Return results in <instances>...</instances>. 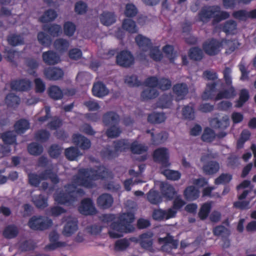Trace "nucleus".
<instances>
[{
    "mask_svg": "<svg viewBox=\"0 0 256 256\" xmlns=\"http://www.w3.org/2000/svg\"><path fill=\"white\" fill-rule=\"evenodd\" d=\"M100 155L103 158L111 160L118 156L115 150H112L110 145H107L100 152Z\"/></svg>",
    "mask_w": 256,
    "mask_h": 256,
    "instance_id": "obj_37",
    "label": "nucleus"
},
{
    "mask_svg": "<svg viewBox=\"0 0 256 256\" xmlns=\"http://www.w3.org/2000/svg\"><path fill=\"white\" fill-rule=\"evenodd\" d=\"M222 41L223 46L225 44L227 46L226 52L228 54H230L238 47V43L236 40L222 39Z\"/></svg>",
    "mask_w": 256,
    "mask_h": 256,
    "instance_id": "obj_62",
    "label": "nucleus"
},
{
    "mask_svg": "<svg viewBox=\"0 0 256 256\" xmlns=\"http://www.w3.org/2000/svg\"><path fill=\"white\" fill-rule=\"evenodd\" d=\"M78 228L77 221L69 220L66 224L62 232L64 236H70L74 234Z\"/></svg>",
    "mask_w": 256,
    "mask_h": 256,
    "instance_id": "obj_35",
    "label": "nucleus"
},
{
    "mask_svg": "<svg viewBox=\"0 0 256 256\" xmlns=\"http://www.w3.org/2000/svg\"><path fill=\"white\" fill-rule=\"evenodd\" d=\"M153 158L155 162L160 164L162 167L167 168L170 166L168 150L165 148L156 149L153 153Z\"/></svg>",
    "mask_w": 256,
    "mask_h": 256,
    "instance_id": "obj_8",
    "label": "nucleus"
},
{
    "mask_svg": "<svg viewBox=\"0 0 256 256\" xmlns=\"http://www.w3.org/2000/svg\"><path fill=\"white\" fill-rule=\"evenodd\" d=\"M130 149L134 154H142L148 151V148L145 145L138 144L137 141H134L130 144Z\"/></svg>",
    "mask_w": 256,
    "mask_h": 256,
    "instance_id": "obj_48",
    "label": "nucleus"
},
{
    "mask_svg": "<svg viewBox=\"0 0 256 256\" xmlns=\"http://www.w3.org/2000/svg\"><path fill=\"white\" fill-rule=\"evenodd\" d=\"M56 12L52 9H48L39 18V20L42 23H46L54 20L57 17Z\"/></svg>",
    "mask_w": 256,
    "mask_h": 256,
    "instance_id": "obj_43",
    "label": "nucleus"
},
{
    "mask_svg": "<svg viewBox=\"0 0 256 256\" xmlns=\"http://www.w3.org/2000/svg\"><path fill=\"white\" fill-rule=\"evenodd\" d=\"M64 154L68 160H74L80 155V152L78 148L70 146L65 150Z\"/></svg>",
    "mask_w": 256,
    "mask_h": 256,
    "instance_id": "obj_56",
    "label": "nucleus"
},
{
    "mask_svg": "<svg viewBox=\"0 0 256 256\" xmlns=\"http://www.w3.org/2000/svg\"><path fill=\"white\" fill-rule=\"evenodd\" d=\"M146 132L151 134L152 142L154 145H158L162 143L166 140L168 136V134L166 132H162L156 135L154 132H151L150 130H148Z\"/></svg>",
    "mask_w": 256,
    "mask_h": 256,
    "instance_id": "obj_42",
    "label": "nucleus"
},
{
    "mask_svg": "<svg viewBox=\"0 0 256 256\" xmlns=\"http://www.w3.org/2000/svg\"><path fill=\"white\" fill-rule=\"evenodd\" d=\"M111 230L108 232L110 236L112 238L122 237L124 233H129L134 231V228L129 224L126 225L120 220L113 222L110 224Z\"/></svg>",
    "mask_w": 256,
    "mask_h": 256,
    "instance_id": "obj_4",
    "label": "nucleus"
},
{
    "mask_svg": "<svg viewBox=\"0 0 256 256\" xmlns=\"http://www.w3.org/2000/svg\"><path fill=\"white\" fill-rule=\"evenodd\" d=\"M216 138V134L213 130L210 128H204V132L201 136V138L204 142H212Z\"/></svg>",
    "mask_w": 256,
    "mask_h": 256,
    "instance_id": "obj_59",
    "label": "nucleus"
},
{
    "mask_svg": "<svg viewBox=\"0 0 256 256\" xmlns=\"http://www.w3.org/2000/svg\"><path fill=\"white\" fill-rule=\"evenodd\" d=\"M134 58L130 52L128 50L120 51L116 56V62L118 65L129 68L134 64Z\"/></svg>",
    "mask_w": 256,
    "mask_h": 256,
    "instance_id": "obj_7",
    "label": "nucleus"
},
{
    "mask_svg": "<svg viewBox=\"0 0 256 256\" xmlns=\"http://www.w3.org/2000/svg\"><path fill=\"white\" fill-rule=\"evenodd\" d=\"M171 96L168 94L162 95L158 102V106L162 108H167L170 107L172 104Z\"/></svg>",
    "mask_w": 256,
    "mask_h": 256,
    "instance_id": "obj_64",
    "label": "nucleus"
},
{
    "mask_svg": "<svg viewBox=\"0 0 256 256\" xmlns=\"http://www.w3.org/2000/svg\"><path fill=\"white\" fill-rule=\"evenodd\" d=\"M19 233L18 227L14 224H10L6 226L3 232V236L7 239H12L16 238Z\"/></svg>",
    "mask_w": 256,
    "mask_h": 256,
    "instance_id": "obj_30",
    "label": "nucleus"
},
{
    "mask_svg": "<svg viewBox=\"0 0 256 256\" xmlns=\"http://www.w3.org/2000/svg\"><path fill=\"white\" fill-rule=\"evenodd\" d=\"M101 23L104 26H108L116 22V16L114 12H104L100 16Z\"/></svg>",
    "mask_w": 256,
    "mask_h": 256,
    "instance_id": "obj_31",
    "label": "nucleus"
},
{
    "mask_svg": "<svg viewBox=\"0 0 256 256\" xmlns=\"http://www.w3.org/2000/svg\"><path fill=\"white\" fill-rule=\"evenodd\" d=\"M48 92L50 97L54 100H60L63 98V92L57 86H50L48 90Z\"/></svg>",
    "mask_w": 256,
    "mask_h": 256,
    "instance_id": "obj_40",
    "label": "nucleus"
},
{
    "mask_svg": "<svg viewBox=\"0 0 256 256\" xmlns=\"http://www.w3.org/2000/svg\"><path fill=\"white\" fill-rule=\"evenodd\" d=\"M176 214V211L172 208H168L167 210L159 208L154 210L152 216L156 220L162 221L174 218Z\"/></svg>",
    "mask_w": 256,
    "mask_h": 256,
    "instance_id": "obj_12",
    "label": "nucleus"
},
{
    "mask_svg": "<svg viewBox=\"0 0 256 256\" xmlns=\"http://www.w3.org/2000/svg\"><path fill=\"white\" fill-rule=\"evenodd\" d=\"M166 117L164 113L154 112L148 116V121L151 124H160L165 121Z\"/></svg>",
    "mask_w": 256,
    "mask_h": 256,
    "instance_id": "obj_41",
    "label": "nucleus"
},
{
    "mask_svg": "<svg viewBox=\"0 0 256 256\" xmlns=\"http://www.w3.org/2000/svg\"><path fill=\"white\" fill-rule=\"evenodd\" d=\"M212 232L215 236L228 238L230 235V230L222 225L216 226L213 228Z\"/></svg>",
    "mask_w": 256,
    "mask_h": 256,
    "instance_id": "obj_55",
    "label": "nucleus"
},
{
    "mask_svg": "<svg viewBox=\"0 0 256 256\" xmlns=\"http://www.w3.org/2000/svg\"><path fill=\"white\" fill-rule=\"evenodd\" d=\"M28 150L30 154L38 156L42 154L44 148L41 144L36 142H32L28 144Z\"/></svg>",
    "mask_w": 256,
    "mask_h": 256,
    "instance_id": "obj_44",
    "label": "nucleus"
},
{
    "mask_svg": "<svg viewBox=\"0 0 256 256\" xmlns=\"http://www.w3.org/2000/svg\"><path fill=\"white\" fill-rule=\"evenodd\" d=\"M114 149L118 152H126L130 149V144L128 140L120 139L113 142Z\"/></svg>",
    "mask_w": 256,
    "mask_h": 256,
    "instance_id": "obj_33",
    "label": "nucleus"
},
{
    "mask_svg": "<svg viewBox=\"0 0 256 256\" xmlns=\"http://www.w3.org/2000/svg\"><path fill=\"white\" fill-rule=\"evenodd\" d=\"M92 78L90 73L86 72H81L77 74L76 80L78 82L80 83L82 86H86L89 84Z\"/></svg>",
    "mask_w": 256,
    "mask_h": 256,
    "instance_id": "obj_51",
    "label": "nucleus"
},
{
    "mask_svg": "<svg viewBox=\"0 0 256 256\" xmlns=\"http://www.w3.org/2000/svg\"><path fill=\"white\" fill-rule=\"evenodd\" d=\"M148 51L150 58L154 60L160 62L162 60L163 56L159 49V46H152Z\"/></svg>",
    "mask_w": 256,
    "mask_h": 256,
    "instance_id": "obj_60",
    "label": "nucleus"
},
{
    "mask_svg": "<svg viewBox=\"0 0 256 256\" xmlns=\"http://www.w3.org/2000/svg\"><path fill=\"white\" fill-rule=\"evenodd\" d=\"M212 209V204L210 202H205L202 204L200 208L198 216L201 220H206Z\"/></svg>",
    "mask_w": 256,
    "mask_h": 256,
    "instance_id": "obj_54",
    "label": "nucleus"
},
{
    "mask_svg": "<svg viewBox=\"0 0 256 256\" xmlns=\"http://www.w3.org/2000/svg\"><path fill=\"white\" fill-rule=\"evenodd\" d=\"M249 98L248 91L246 88L242 89L240 92L239 98L236 102L235 106L238 108H242L248 100Z\"/></svg>",
    "mask_w": 256,
    "mask_h": 256,
    "instance_id": "obj_45",
    "label": "nucleus"
},
{
    "mask_svg": "<svg viewBox=\"0 0 256 256\" xmlns=\"http://www.w3.org/2000/svg\"><path fill=\"white\" fill-rule=\"evenodd\" d=\"M172 90L176 96V100L178 102L186 98L188 92V88L186 83H178L173 86Z\"/></svg>",
    "mask_w": 256,
    "mask_h": 256,
    "instance_id": "obj_14",
    "label": "nucleus"
},
{
    "mask_svg": "<svg viewBox=\"0 0 256 256\" xmlns=\"http://www.w3.org/2000/svg\"><path fill=\"white\" fill-rule=\"evenodd\" d=\"M147 199L152 204H158L162 202L160 193L155 190H151L147 194Z\"/></svg>",
    "mask_w": 256,
    "mask_h": 256,
    "instance_id": "obj_46",
    "label": "nucleus"
},
{
    "mask_svg": "<svg viewBox=\"0 0 256 256\" xmlns=\"http://www.w3.org/2000/svg\"><path fill=\"white\" fill-rule=\"evenodd\" d=\"M52 224L50 219L44 218L42 216H32L28 222L30 228L34 230H44L50 228Z\"/></svg>",
    "mask_w": 256,
    "mask_h": 256,
    "instance_id": "obj_6",
    "label": "nucleus"
},
{
    "mask_svg": "<svg viewBox=\"0 0 256 256\" xmlns=\"http://www.w3.org/2000/svg\"><path fill=\"white\" fill-rule=\"evenodd\" d=\"M221 82V80L218 79L216 82L208 83L206 89L203 92L202 98L203 100H214L216 94L217 92L216 86Z\"/></svg>",
    "mask_w": 256,
    "mask_h": 256,
    "instance_id": "obj_13",
    "label": "nucleus"
},
{
    "mask_svg": "<svg viewBox=\"0 0 256 256\" xmlns=\"http://www.w3.org/2000/svg\"><path fill=\"white\" fill-rule=\"evenodd\" d=\"M1 138L5 144H12L16 143V135L14 131H7L2 133Z\"/></svg>",
    "mask_w": 256,
    "mask_h": 256,
    "instance_id": "obj_53",
    "label": "nucleus"
},
{
    "mask_svg": "<svg viewBox=\"0 0 256 256\" xmlns=\"http://www.w3.org/2000/svg\"><path fill=\"white\" fill-rule=\"evenodd\" d=\"M30 124L28 120L24 118L18 120L14 125L16 132L18 134H23L30 128Z\"/></svg>",
    "mask_w": 256,
    "mask_h": 256,
    "instance_id": "obj_28",
    "label": "nucleus"
},
{
    "mask_svg": "<svg viewBox=\"0 0 256 256\" xmlns=\"http://www.w3.org/2000/svg\"><path fill=\"white\" fill-rule=\"evenodd\" d=\"M10 88L12 90L19 92L28 90L31 87V82L26 79L14 80L10 82Z\"/></svg>",
    "mask_w": 256,
    "mask_h": 256,
    "instance_id": "obj_17",
    "label": "nucleus"
},
{
    "mask_svg": "<svg viewBox=\"0 0 256 256\" xmlns=\"http://www.w3.org/2000/svg\"><path fill=\"white\" fill-rule=\"evenodd\" d=\"M160 244H162V250L165 252H169L173 249H176L178 246V240H174L173 236L170 234H167L164 238H160L158 239Z\"/></svg>",
    "mask_w": 256,
    "mask_h": 256,
    "instance_id": "obj_9",
    "label": "nucleus"
},
{
    "mask_svg": "<svg viewBox=\"0 0 256 256\" xmlns=\"http://www.w3.org/2000/svg\"><path fill=\"white\" fill-rule=\"evenodd\" d=\"M54 48L56 50L60 52H64L68 50L70 46V42L68 40L62 38H58L54 42Z\"/></svg>",
    "mask_w": 256,
    "mask_h": 256,
    "instance_id": "obj_36",
    "label": "nucleus"
},
{
    "mask_svg": "<svg viewBox=\"0 0 256 256\" xmlns=\"http://www.w3.org/2000/svg\"><path fill=\"white\" fill-rule=\"evenodd\" d=\"M119 122L120 116L114 112H108L102 116V122L106 126L118 125Z\"/></svg>",
    "mask_w": 256,
    "mask_h": 256,
    "instance_id": "obj_22",
    "label": "nucleus"
},
{
    "mask_svg": "<svg viewBox=\"0 0 256 256\" xmlns=\"http://www.w3.org/2000/svg\"><path fill=\"white\" fill-rule=\"evenodd\" d=\"M128 240L124 238L117 240L114 244V250L117 252L124 251L130 246Z\"/></svg>",
    "mask_w": 256,
    "mask_h": 256,
    "instance_id": "obj_61",
    "label": "nucleus"
},
{
    "mask_svg": "<svg viewBox=\"0 0 256 256\" xmlns=\"http://www.w3.org/2000/svg\"><path fill=\"white\" fill-rule=\"evenodd\" d=\"M42 29L53 37L58 36L62 32L61 26L58 24H44Z\"/></svg>",
    "mask_w": 256,
    "mask_h": 256,
    "instance_id": "obj_27",
    "label": "nucleus"
},
{
    "mask_svg": "<svg viewBox=\"0 0 256 256\" xmlns=\"http://www.w3.org/2000/svg\"><path fill=\"white\" fill-rule=\"evenodd\" d=\"M114 202L112 196L108 194H103L97 198L98 206L101 209H108L112 206Z\"/></svg>",
    "mask_w": 256,
    "mask_h": 256,
    "instance_id": "obj_21",
    "label": "nucleus"
},
{
    "mask_svg": "<svg viewBox=\"0 0 256 256\" xmlns=\"http://www.w3.org/2000/svg\"><path fill=\"white\" fill-rule=\"evenodd\" d=\"M162 51L168 58L170 62L174 63L176 58L174 46L170 44H166L162 48Z\"/></svg>",
    "mask_w": 256,
    "mask_h": 256,
    "instance_id": "obj_57",
    "label": "nucleus"
},
{
    "mask_svg": "<svg viewBox=\"0 0 256 256\" xmlns=\"http://www.w3.org/2000/svg\"><path fill=\"white\" fill-rule=\"evenodd\" d=\"M135 42L139 48L142 52H148L153 46L150 39L141 34H138L136 36Z\"/></svg>",
    "mask_w": 256,
    "mask_h": 256,
    "instance_id": "obj_19",
    "label": "nucleus"
},
{
    "mask_svg": "<svg viewBox=\"0 0 256 256\" xmlns=\"http://www.w3.org/2000/svg\"><path fill=\"white\" fill-rule=\"evenodd\" d=\"M161 191L164 196L169 200H172L176 193L174 187L168 184H162Z\"/></svg>",
    "mask_w": 256,
    "mask_h": 256,
    "instance_id": "obj_38",
    "label": "nucleus"
},
{
    "mask_svg": "<svg viewBox=\"0 0 256 256\" xmlns=\"http://www.w3.org/2000/svg\"><path fill=\"white\" fill-rule=\"evenodd\" d=\"M32 202L38 208H44L48 206V198L42 194L34 196L32 198Z\"/></svg>",
    "mask_w": 256,
    "mask_h": 256,
    "instance_id": "obj_47",
    "label": "nucleus"
},
{
    "mask_svg": "<svg viewBox=\"0 0 256 256\" xmlns=\"http://www.w3.org/2000/svg\"><path fill=\"white\" fill-rule=\"evenodd\" d=\"M203 50L210 56L218 54L223 48V41L214 38L206 40L202 44Z\"/></svg>",
    "mask_w": 256,
    "mask_h": 256,
    "instance_id": "obj_5",
    "label": "nucleus"
},
{
    "mask_svg": "<svg viewBox=\"0 0 256 256\" xmlns=\"http://www.w3.org/2000/svg\"><path fill=\"white\" fill-rule=\"evenodd\" d=\"M42 58L44 63L48 66L56 64L60 61L59 54L52 50L44 52L42 54Z\"/></svg>",
    "mask_w": 256,
    "mask_h": 256,
    "instance_id": "obj_15",
    "label": "nucleus"
},
{
    "mask_svg": "<svg viewBox=\"0 0 256 256\" xmlns=\"http://www.w3.org/2000/svg\"><path fill=\"white\" fill-rule=\"evenodd\" d=\"M73 142L82 150H88L91 146V142L80 134H74L72 137Z\"/></svg>",
    "mask_w": 256,
    "mask_h": 256,
    "instance_id": "obj_18",
    "label": "nucleus"
},
{
    "mask_svg": "<svg viewBox=\"0 0 256 256\" xmlns=\"http://www.w3.org/2000/svg\"><path fill=\"white\" fill-rule=\"evenodd\" d=\"M190 58L194 61H200L204 57L202 50L198 46L191 48L188 52Z\"/></svg>",
    "mask_w": 256,
    "mask_h": 256,
    "instance_id": "obj_39",
    "label": "nucleus"
},
{
    "mask_svg": "<svg viewBox=\"0 0 256 256\" xmlns=\"http://www.w3.org/2000/svg\"><path fill=\"white\" fill-rule=\"evenodd\" d=\"M44 74L47 79L51 80H56L62 78L64 73L60 68L48 67L44 70Z\"/></svg>",
    "mask_w": 256,
    "mask_h": 256,
    "instance_id": "obj_16",
    "label": "nucleus"
},
{
    "mask_svg": "<svg viewBox=\"0 0 256 256\" xmlns=\"http://www.w3.org/2000/svg\"><path fill=\"white\" fill-rule=\"evenodd\" d=\"M79 212L84 216H93L97 213L92 200L90 198L83 199L78 207Z\"/></svg>",
    "mask_w": 256,
    "mask_h": 256,
    "instance_id": "obj_10",
    "label": "nucleus"
},
{
    "mask_svg": "<svg viewBox=\"0 0 256 256\" xmlns=\"http://www.w3.org/2000/svg\"><path fill=\"white\" fill-rule=\"evenodd\" d=\"M167 179L172 180H178L181 176V174L178 170L166 169L162 172Z\"/></svg>",
    "mask_w": 256,
    "mask_h": 256,
    "instance_id": "obj_58",
    "label": "nucleus"
},
{
    "mask_svg": "<svg viewBox=\"0 0 256 256\" xmlns=\"http://www.w3.org/2000/svg\"><path fill=\"white\" fill-rule=\"evenodd\" d=\"M65 191H61L54 195V200L59 204L70 206L76 200V193H83L82 189L76 190V186L68 184L64 186Z\"/></svg>",
    "mask_w": 256,
    "mask_h": 256,
    "instance_id": "obj_2",
    "label": "nucleus"
},
{
    "mask_svg": "<svg viewBox=\"0 0 256 256\" xmlns=\"http://www.w3.org/2000/svg\"><path fill=\"white\" fill-rule=\"evenodd\" d=\"M220 168V164L216 160H210L202 166V171L206 175L212 176L217 173Z\"/></svg>",
    "mask_w": 256,
    "mask_h": 256,
    "instance_id": "obj_24",
    "label": "nucleus"
},
{
    "mask_svg": "<svg viewBox=\"0 0 256 256\" xmlns=\"http://www.w3.org/2000/svg\"><path fill=\"white\" fill-rule=\"evenodd\" d=\"M158 95V92L154 88H148L144 90L141 93V98L144 100L154 98Z\"/></svg>",
    "mask_w": 256,
    "mask_h": 256,
    "instance_id": "obj_49",
    "label": "nucleus"
},
{
    "mask_svg": "<svg viewBox=\"0 0 256 256\" xmlns=\"http://www.w3.org/2000/svg\"><path fill=\"white\" fill-rule=\"evenodd\" d=\"M153 234L151 232L143 233L140 235L139 240L142 248L146 250H150L153 244L152 237Z\"/></svg>",
    "mask_w": 256,
    "mask_h": 256,
    "instance_id": "obj_25",
    "label": "nucleus"
},
{
    "mask_svg": "<svg viewBox=\"0 0 256 256\" xmlns=\"http://www.w3.org/2000/svg\"><path fill=\"white\" fill-rule=\"evenodd\" d=\"M236 91L234 86H230V87L226 90L220 92L216 95L214 100H218L223 98H230L236 96Z\"/></svg>",
    "mask_w": 256,
    "mask_h": 256,
    "instance_id": "obj_32",
    "label": "nucleus"
},
{
    "mask_svg": "<svg viewBox=\"0 0 256 256\" xmlns=\"http://www.w3.org/2000/svg\"><path fill=\"white\" fill-rule=\"evenodd\" d=\"M220 8L218 6H210L207 8H203L198 12L199 20L204 23H206L212 18L214 14L220 12Z\"/></svg>",
    "mask_w": 256,
    "mask_h": 256,
    "instance_id": "obj_11",
    "label": "nucleus"
},
{
    "mask_svg": "<svg viewBox=\"0 0 256 256\" xmlns=\"http://www.w3.org/2000/svg\"><path fill=\"white\" fill-rule=\"evenodd\" d=\"M200 190L194 186H187L184 192V196L188 201H194L200 196Z\"/></svg>",
    "mask_w": 256,
    "mask_h": 256,
    "instance_id": "obj_26",
    "label": "nucleus"
},
{
    "mask_svg": "<svg viewBox=\"0 0 256 256\" xmlns=\"http://www.w3.org/2000/svg\"><path fill=\"white\" fill-rule=\"evenodd\" d=\"M50 180L54 184H58L60 181L57 174L52 168L45 170L38 175L36 174H30L28 175L29 183L36 187L39 186L42 180Z\"/></svg>",
    "mask_w": 256,
    "mask_h": 256,
    "instance_id": "obj_3",
    "label": "nucleus"
},
{
    "mask_svg": "<svg viewBox=\"0 0 256 256\" xmlns=\"http://www.w3.org/2000/svg\"><path fill=\"white\" fill-rule=\"evenodd\" d=\"M92 93L94 96L100 98L108 95L109 90L102 82H97L93 84Z\"/></svg>",
    "mask_w": 256,
    "mask_h": 256,
    "instance_id": "obj_23",
    "label": "nucleus"
},
{
    "mask_svg": "<svg viewBox=\"0 0 256 256\" xmlns=\"http://www.w3.org/2000/svg\"><path fill=\"white\" fill-rule=\"evenodd\" d=\"M36 247V244L32 240H28L21 242L19 249L22 252H27L34 250Z\"/></svg>",
    "mask_w": 256,
    "mask_h": 256,
    "instance_id": "obj_63",
    "label": "nucleus"
},
{
    "mask_svg": "<svg viewBox=\"0 0 256 256\" xmlns=\"http://www.w3.org/2000/svg\"><path fill=\"white\" fill-rule=\"evenodd\" d=\"M237 28L236 22L233 20H229L226 22L222 25L221 29L226 35L234 34L236 33Z\"/></svg>",
    "mask_w": 256,
    "mask_h": 256,
    "instance_id": "obj_34",
    "label": "nucleus"
},
{
    "mask_svg": "<svg viewBox=\"0 0 256 256\" xmlns=\"http://www.w3.org/2000/svg\"><path fill=\"white\" fill-rule=\"evenodd\" d=\"M59 236L56 231L51 232L49 234V239L50 244L46 245L45 249L48 250H52L58 248L63 247L66 246L64 242H58Z\"/></svg>",
    "mask_w": 256,
    "mask_h": 256,
    "instance_id": "obj_20",
    "label": "nucleus"
},
{
    "mask_svg": "<svg viewBox=\"0 0 256 256\" xmlns=\"http://www.w3.org/2000/svg\"><path fill=\"white\" fill-rule=\"evenodd\" d=\"M194 105V102H190L184 106L182 110V115L186 120H193L195 118Z\"/></svg>",
    "mask_w": 256,
    "mask_h": 256,
    "instance_id": "obj_29",
    "label": "nucleus"
},
{
    "mask_svg": "<svg viewBox=\"0 0 256 256\" xmlns=\"http://www.w3.org/2000/svg\"><path fill=\"white\" fill-rule=\"evenodd\" d=\"M5 101L8 107L14 108L20 104V100L18 96L13 93H10L6 95Z\"/></svg>",
    "mask_w": 256,
    "mask_h": 256,
    "instance_id": "obj_50",
    "label": "nucleus"
},
{
    "mask_svg": "<svg viewBox=\"0 0 256 256\" xmlns=\"http://www.w3.org/2000/svg\"><path fill=\"white\" fill-rule=\"evenodd\" d=\"M122 27L124 30L131 34L136 33L138 32L135 22L130 19H124L122 22Z\"/></svg>",
    "mask_w": 256,
    "mask_h": 256,
    "instance_id": "obj_52",
    "label": "nucleus"
},
{
    "mask_svg": "<svg viewBox=\"0 0 256 256\" xmlns=\"http://www.w3.org/2000/svg\"><path fill=\"white\" fill-rule=\"evenodd\" d=\"M106 168L100 166L98 170L92 168H82L78 174L74 176L73 182L76 186L86 188H92L94 186L93 180L103 179L105 177Z\"/></svg>",
    "mask_w": 256,
    "mask_h": 256,
    "instance_id": "obj_1",
    "label": "nucleus"
}]
</instances>
